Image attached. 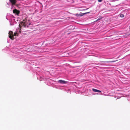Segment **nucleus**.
Instances as JSON below:
<instances>
[{"label": "nucleus", "mask_w": 130, "mask_h": 130, "mask_svg": "<svg viewBox=\"0 0 130 130\" xmlns=\"http://www.w3.org/2000/svg\"><path fill=\"white\" fill-rule=\"evenodd\" d=\"M29 25V24L27 23V20L25 19L24 20L22 21L21 22V23L19 25V26L20 28L22 27L23 26H24V27H28V25Z\"/></svg>", "instance_id": "f257e3e1"}, {"label": "nucleus", "mask_w": 130, "mask_h": 130, "mask_svg": "<svg viewBox=\"0 0 130 130\" xmlns=\"http://www.w3.org/2000/svg\"><path fill=\"white\" fill-rule=\"evenodd\" d=\"M9 38H10L11 40H13L14 39L13 32L12 31H10L9 32Z\"/></svg>", "instance_id": "f03ea898"}, {"label": "nucleus", "mask_w": 130, "mask_h": 130, "mask_svg": "<svg viewBox=\"0 0 130 130\" xmlns=\"http://www.w3.org/2000/svg\"><path fill=\"white\" fill-rule=\"evenodd\" d=\"M13 12L14 13H15L18 15L20 13V11L16 9H14L13 10Z\"/></svg>", "instance_id": "7ed1b4c3"}, {"label": "nucleus", "mask_w": 130, "mask_h": 130, "mask_svg": "<svg viewBox=\"0 0 130 130\" xmlns=\"http://www.w3.org/2000/svg\"><path fill=\"white\" fill-rule=\"evenodd\" d=\"M90 12H86L84 13H83V14H81V13L76 14L75 15L77 17L81 16H82L84 15V14L88 13H89Z\"/></svg>", "instance_id": "20e7f679"}, {"label": "nucleus", "mask_w": 130, "mask_h": 130, "mask_svg": "<svg viewBox=\"0 0 130 130\" xmlns=\"http://www.w3.org/2000/svg\"><path fill=\"white\" fill-rule=\"evenodd\" d=\"M9 1L13 5H15L17 2L16 0H9Z\"/></svg>", "instance_id": "39448f33"}, {"label": "nucleus", "mask_w": 130, "mask_h": 130, "mask_svg": "<svg viewBox=\"0 0 130 130\" xmlns=\"http://www.w3.org/2000/svg\"><path fill=\"white\" fill-rule=\"evenodd\" d=\"M58 82L61 84H65L67 83V82L61 80H59Z\"/></svg>", "instance_id": "423d86ee"}, {"label": "nucleus", "mask_w": 130, "mask_h": 130, "mask_svg": "<svg viewBox=\"0 0 130 130\" xmlns=\"http://www.w3.org/2000/svg\"><path fill=\"white\" fill-rule=\"evenodd\" d=\"M92 90L94 92H99L101 93V91L98 90L93 88L92 89Z\"/></svg>", "instance_id": "0eeeda50"}, {"label": "nucleus", "mask_w": 130, "mask_h": 130, "mask_svg": "<svg viewBox=\"0 0 130 130\" xmlns=\"http://www.w3.org/2000/svg\"><path fill=\"white\" fill-rule=\"evenodd\" d=\"M120 16L122 18H123L124 17V15L122 14H120Z\"/></svg>", "instance_id": "6e6552de"}, {"label": "nucleus", "mask_w": 130, "mask_h": 130, "mask_svg": "<svg viewBox=\"0 0 130 130\" xmlns=\"http://www.w3.org/2000/svg\"><path fill=\"white\" fill-rule=\"evenodd\" d=\"M117 60L110 61H108V62H115L117 61Z\"/></svg>", "instance_id": "1a4fd4ad"}, {"label": "nucleus", "mask_w": 130, "mask_h": 130, "mask_svg": "<svg viewBox=\"0 0 130 130\" xmlns=\"http://www.w3.org/2000/svg\"><path fill=\"white\" fill-rule=\"evenodd\" d=\"M17 32H15L14 33V34H13V36H17Z\"/></svg>", "instance_id": "9d476101"}, {"label": "nucleus", "mask_w": 130, "mask_h": 130, "mask_svg": "<svg viewBox=\"0 0 130 130\" xmlns=\"http://www.w3.org/2000/svg\"><path fill=\"white\" fill-rule=\"evenodd\" d=\"M128 35H129V34H126L125 35L123 36L124 37H125V36L127 37V36H128Z\"/></svg>", "instance_id": "9b49d317"}, {"label": "nucleus", "mask_w": 130, "mask_h": 130, "mask_svg": "<svg viewBox=\"0 0 130 130\" xmlns=\"http://www.w3.org/2000/svg\"><path fill=\"white\" fill-rule=\"evenodd\" d=\"M102 18H103L102 17H100L98 19H99V20H100Z\"/></svg>", "instance_id": "f8f14e48"}, {"label": "nucleus", "mask_w": 130, "mask_h": 130, "mask_svg": "<svg viewBox=\"0 0 130 130\" xmlns=\"http://www.w3.org/2000/svg\"><path fill=\"white\" fill-rule=\"evenodd\" d=\"M100 20L99 19H98L97 20H96L95 21H94V22H97L99 20Z\"/></svg>", "instance_id": "ddd939ff"}, {"label": "nucleus", "mask_w": 130, "mask_h": 130, "mask_svg": "<svg viewBox=\"0 0 130 130\" xmlns=\"http://www.w3.org/2000/svg\"><path fill=\"white\" fill-rule=\"evenodd\" d=\"M98 1L99 2H101L102 0H98Z\"/></svg>", "instance_id": "4468645a"}, {"label": "nucleus", "mask_w": 130, "mask_h": 130, "mask_svg": "<svg viewBox=\"0 0 130 130\" xmlns=\"http://www.w3.org/2000/svg\"><path fill=\"white\" fill-rule=\"evenodd\" d=\"M88 9V8H87V9H84L83 10H87V9Z\"/></svg>", "instance_id": "2eb2a0df"}]
</instances>
